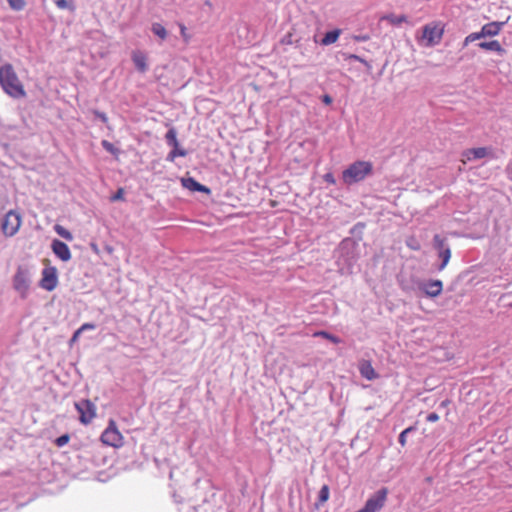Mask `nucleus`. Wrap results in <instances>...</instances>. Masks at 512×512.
I'll use <instances>...</instances> for the list:
<instances>
[{"label": "nucleus", "instance_id": "nucleus-1", "mask_svg": "<svg viewBox=\"0 0 512 512\" xmlns=\"http://www.w3.org/2000/svg\"><path fill=\"white\" fill-rule=\"evenodd\" d=\"M0 84L3 90L14 98H23L26 92L11 64L0 67Z\"/></svg>", "mask_w": 512, "mask_h": 512}, {"label": "nucleus", "instance_id": "nucleus-2", "mask_svg": "<svg viewBox=\"0 0 512 512\" xmlns=\"http://www.w3.org/2000/svg\"><path fill=\"white\" fill-rule=\"evenodd\" d=\"M372 172V164L367 161H356L343 171L345 183L352 184L363 180Z\"/></svg>", "mask_w": 512, "mask_h": 512}, {"label": "nucleus", "instance_id": "nucleus-3", "mask_svg": "<svg viewBox=\"0 0 512 512\" xmlns=\"http://www.w3.org/2000/svg\"><path fill=\"white\" fill-rule=\"evenodd\" d=\"M13 288L21 296L26 298L30 288V271L29 268L23 265H19L13 276Z\"/></svg>", "mask_w": 512, "mask_h": 512}, {"label": "nucleus", "instance_id": "nucleus-4", "mask_svg": "<svg viewBox=\"0 0 512 512\" xmlns=\"http://www.w3.org/2000/svg\"><path fill=\"white\" fill-rule=\"evenodd\" d=\"M22 225V217L19 212L10 210L1 221V231L6 237L17 234Z\"/></svg>", "mask_w": 512, "mask_h": 512}, {"label": "nucleus", "instance_id": "nucleus-5", "mask_svg": "<svg viewBox=\"0 0 512 512\" xmlns=\"http://www.w3.org/2000/svg\"><path fill=\"white\" fill-rule=\"evenodd\" d=\"M444 34V25L441 22H433L422 29V39L426 46H435L440 43Z\"/></svg>", "mask_w": 512, "mask_h": 512}, {"label": "nucleus", "instance_id": "nucleus-6", "mask_svg": "<svg viewBox=\"0 0 512 512\" xmlns=\"http://www.w3.org/2000/svg\"><path fill=\"white\" fill-rule=\"evenodd\" d=\"M123 440L124 438L118 430L116 422L111 419L107 428L101 435L102 443L111 447L119 448L123 445Z\"/></svg>", "mask_w": 512, "mask_h": 512}, {"label": "nucleus", "instance_id": "nucleus-7", "mask_svg": "<svg viewBox=\"0 0 512 512\" xmlns=\"http://www.w3.org/2000/svg\"><path fill=\"white\" fill-rule=\"evenodd\" d=\"M75 408L79 413L80 422L84 425L90 424L96 417V406L88 399L76 402Z\"/></svg>", "mask_w": 512, "mask_h": 512}, {"label": "nucleus", "instance_id": "nucleus-8", "mask_svg": "<svg viewBox=\"0 0 512 512\" xmlns=\"http://www.w3.org/2000/svg\"><path fill=\"white\" fill-rule=\"evenodd\" d=\"M388 491L382 488L374 493L365 503L364 507L356 512H378L384 506Z\"/></svg>", "mask_w": 512, "mask_h": 512}, {"label": "nucleus", "instance_id": "nucleus-9", "mask_svg": "<svg viewBox=\"0 0 512 512\" xmlns=\"http://www.w3.org/2000/svg\"><path fill=\"white\" fill-rule=\"evenodd\" d=\"M42 289L53 291L58 285V275L56 267L50 266L42 270V277L39 282Z\"/></svg>", "mask_w": 512, "mask_h": 512}, {"label": "nucleus", "instance_id": "nucleus-10", "mask_svg": "<svg viewBox=\"0 0 512 512\" xmlns=\"http://www.w3.org/2000/svg\"><path fill=\"white\" fill-rule=\"evenodd\" d=\"M434 247L438 250V256L442 260L439 270H443L450 261L451 250L449 247H445V240L439 235L434 236Z\"/></svg>", "mask_w": 512, "mask_h": 512}, {"label": "nucleus", "instance_id": "nucleus-11", "mask_svg": "<svg viewBox=\"0 0 512 512\" xmlns=\"http://www.w3.org/2000/svg\"><path fill=\"white\" fill-rule=\"evenodd\" d=\"M419 289L428 297H437L442 293L443 283L440 280H430L420 283Z\"/></svg>", "mask_w": 512, "mask_h": 512}, {"label": "nucleus", "instance_id": "nucleus-12", "mask_svg": "<svg viewBox=\"0 0 512 512\" xmlns=\"http://www.w3.org/2000/svg\"><path fill=\"white\" fill-rule=\"evenodd\" d=\"M52 250L62 261H68L71 259V252L68 245L60 240L55 239L52 242Z\"/></svg>", "mask_w": 512, "mask_h": 512}, {"label": "nucleus", "instance_id": "nucleus-13", "mask_svg": "<svg viewBox=\"0 0 512 512\" xmlns=\"http://www.w3.org/2000/svg\"><path fill=\"white\" fill-rule=\"evenodd\" d=\"M359 372L361 376L367 380H374L378 378V374L373 368L371 362L369 360H361L359 362Z\"/></svg>", "mask_w": 512, "mask_h": 512}, {"label": "nucleus", "instance_id": "nucleus-14", "mask_svg": "<svg viewBox=\"0 0 512 512\" xmlns=\"http://www.w3.org/2000/svg\"><path fill=\"white\" fill-rule=\"evenodd\" d=\"M505 22H498V21H493V22H490V23H487L485 25L482 26V34H484V37H494V36H497L503 26H504Z\"/></svg>", "mask_w": 512, "mask_h": 512}, {"label": "nucleus", "instance_id": "nucleus-15", "mask_svg": "<svg viewBox=\"0 0 512 512\" xmlns=\"http://www.w3.org/2000/svg\"><path fill=\"white\" fill-rule=\"evenodd\" d=\"M479 48L486 51H494L498 53L499 55L505 54V49L502 47V45L497 40H491V41H484L480 42L478 44Z\"/></svg>", "mask_w": 512, "mask_h": 512}, {"label": "nucleus", "instance_id": "nucleus-16", "mask_svg": "<svg viewBox=\"0 0 512 512\" xmlns=\"http://www.w3.org/2000/svg\"><path fill=\"white\" fill-rule=\"evenodd\" d=\"M132 60L138 71L144 73L147 70V57L141 51H134L132 54Z\"/></svg>", "mask_w": 512, "mask_h": 512}, {"label": "nucleus", "instance_id": "nucleus-17", "mask_svg": "<svg viewBox=\"0 0 512 512\" xmlns=\"http://www.w3.org/2000/svg\"><path fill=\"white\" fill-rule=\"evenodd\" d=\"M488 155V149L485 147L471 148L463 152V156L471 161L472 159H481Z\"/></svg>", "mask_w": 512, "mask_h": 512}, {"label": "nucleus", "instance_id": "nucleus-18", "mask_svg": "<svg viewBox=\"0 0 512 512\" xmlns=\"http://www.w3.org/2000/svg\"><path fill=\"white\" fill-rule=\"evenodd\" d=\"M182 185L191 191L206 192V193L209 192V188L200 184L194 178H191V177L182 179Z\"/></svg>", "mask_w": 512, "mask_h": 512}, {"label": "nucleus", "instance_id": "nucleus-19", "mask_svg": "<svg viewBox=\"0 0 512 512\" xmlns=\"http://www.w3.org/2000/svg\"><path fill=\"white\" fill-rule=\"evenodd\" d=\"M341 32L342 31L340 29H334L332 31L327 32L321 39V45L328 46L334 44L339 39Z\"/></svg>", "mask_w": 512, "mask_h": 512}, {"label": "nucleus", "instance_id": "nucleus-20", "mask_svg": "<svg viewBox=\"0 0 512 512\" xmlns=\"http://www.w3.org/2000/svg\"><path fill=\"white\" fill-rule=\"evenodd\" d=\"M329 496H330V489H329V486L328 485H323L319 491V495H318V501L316 503V507L318 508L319 506L323 505L324 503H326L329 499Z\"/></svg>", "mask_w": 512, "mask_h": 512}, {"label": "nucleus", "instance_id": "nucleus-21", "mask_svg": "<svg viewBox=\"0 0 512 512\" xmlns=\"http://www.w3.org/2000/svg\"><path fill=\"white\" fill-rule=\"evenodd\" d=\"M165 139L167 143L172 146L173 148H177L179 146V142L177 139V132L175 128H171L168 130V132L165 135Z\"/></svg>", "mask_w": 512, "mask_h": 512}, {"label": "nucleus", "instance_id": "nucleus-22", "mask_svg": "<svg viewBox=\"0 0 512 512\" xmlns=\"http://www.w3.org/2000/svg\"><path fill=\"white\" fill-rule=\"evenodd\" d=\"M151 29H152V32H153L156 36H158L160 39H162V40H165V39H166V37H167L168 33H167V30L165 29V27H164L162 24H160V23H154V24L152 25V28H151Z\"/></svg>", "mask_w": 512, "mask_h": 512}, {"label": "nucleus", "instance_id": "nucleus-23", "mask_svg": "<svg viewBox=\"0 0 512 512\" xmlns=\"http://www.w3.org/2000/svg\"><path fill=\"white\" fill-rule=\"evenodd\" d=\"M54 230L56 231V233L61 236L62 238L68 240V241H72L73 240V235L71 234L70 231H68L66 228H64L63 226L57 224L55 225L54 227Z\"/></svg>", "mask_w": 512, "mask_h": 512}, {"label": "nucleus", "instance_id": "nucleus-24", "mask_svg": "<svg viewBox=\"0 0 512 512\" xmlns=\"http://www.w3.org/2000/svg\"><path fill=\"white\" fill-rule=\"evenodd\" d=\"M314 337H322V338H325L329 341H331L332 343L334 344H338L341 342L340 338H338L337 336L333 335V334H330L326 331H318V332H315L314 333Z\"/></svg>", "mask_w": 512, "mask_h": 512}, {"label": "nucleus", "instance_id": "nucleus-25", "mask_svg": "<svg viewBox=\"0 0 512 512\" xmlns=\"http://www.w3.org/2000/svg\"><path fill=\"white\" fill-rule=\"evenodd\" d=\"M481 38H484V34H482V29L479 32H473V33H470L468 36H466L464 39L463 45L467 46L468 44H470L476 40H479Z\"/></svg>", "mask_w": 512, "mask_h": 512}, {"label": "nucleus", "instance_id": "nucleus-26", "mask_svg": "<svg viewBox=\"0 0 512 512\" xmlns=\"http://www.w3.org/2000/svg\"><path fill=\"white\" fill-rule=\"evenodd\" d=\"M186 154H187L186 151L183 150V149H180L179 146H178L177 148H173L169 152V154L167 156V160L172 162V161L175 160L176 157H184V156H186Z\"/></svg>", "mask_w": 512, "mask_h": 512}, {"label": "nucleus", "instance_id": "nucleus-27", "mask_svg": "<svg viewBox=\"0 0 512 512\" xmlns=\"http://www.w3.org/2000/svg\"><path fill=\"white\" fill-rule=\"evenodd\" d=\"M101 145L102 147L109 153L115 155V156H118L119 153H120V150L118 148H116L111 142L107 141V140H103L101 142Z\"/></svg>", "mask_w": 512, "mask_h": 512}, {"label": "nucleus", "instance_id": "nucleus-28", "mask_svg": "<svg viewBox=\"0 0 512 512\" xmlns=\"http://www.w3.org/2000/svg\"><path fill=\"white\" fill-rule=\"evenodd\" d=\"M406 245L414 251H418L421 248L420 242L417 240L415 236H410L406 240Z\"/></svg>", "mask_w": 512, "mask_h": 512}, {"label": "nucleus", "instance_id": "nucleus-29", "mask_svg": "<svg viewBox=\"0 0 512 512\" xmlns=\"http://www.w3.org/2000/svg\"><path fill=\"white\" fill-rule=\"evenodd\" d=\"M386 20H388L393 25H399L407 20L405 15L395 16V15H388L385 17Z\"/></svg>", "mask_w": 512, "mask_h": 512}, {"label": "nucleus", "instance_id": "nucleus-30", "mask_svg": "<svg viewBox=\"0 0 512 512\" xmlns=\"http://www.w3.org/2000/svg\"><path fill=\"white\" fill-rule=\"evenodd\" d=\"M54 3L59 9H69L71 11L75 10V6L72 3H69L67 0H54Z\"/></svg>", "mask_w": 512, "mask_h": 512}, {"label": "nucleus", "instance_id": "nucleus-31", "mask_svg": "<svg viewBox=\"0 0 512 512\" xmlns=\"http://www.w3.org/2000/svg\"><path fill=\"white\" fill-rule=\"evenodd\" d=\"M10 7L14 10L20 11L25 7V0H7Z\"/></svg>", "mask_w": 512, "mask_h": 512}, {"label": "nucleus", "instance_id": "nucleus-32", "mask_svg": "<svg viewBox=\"0 0 512 512\" xmlns=\"http://www.w3.org/2000/svg\"><path fill=\"white\" fill-rule=\"evenodd\" d=\"M343 56H344V59L346 61L347 60H355V61H358L360 63H363L366 66L368 65L367 61L364 58H362V57H360V56H358L356 54H344Z\"/></svg>", "mask_w": 512, "mask_h": 512}, {"label": "nucleus", "instance_id": "nucleus-33", "mask_svg": "<svg viewBox=\"0 0 512 512\" xmlns=\"http://www.w3.org/2000/svg\"><path fill=\"white\" fill-rule=\"evenodd\" d=\"M413 430L412 427H408L406 428L405 430H403L400 435H399V443L402 447H404L406 445V441H407V434L409 432H411Z\"/></svg>", "mask_w": 512, "mask_h": 512}, {"label": "nucleus", "instance_id": "nucleus-34", "mask_svg": "<svg viewBox=\"0 0 512 512\" xmlns=\"http://www.w3.org/2000/svg\"><path fill=\"white\" fill-rule=\"evenodd\" d=\"M70 440V436L68 434H64L60 437H58L56 440H55V444L58 446V447H62L64 445H66Z\"/></svg>", "mask_w": 512, "mask_h": 512}, {"label": "nucleus", "instance_id": "nucleus-35", "mask_svg": "<svg viewBox=\"0 0 512 512\" xmlns=\"http://www.w3.org/2000/svg\"><path fill=\"white\" fill-rule=\"evenodd\" d=\"M112 202L124 200V189L119 188L114 195L110 197Z\"/></svg>", "mask_w": 512, "mask_h": 512}, {"label": "nucleus", "instance_id": "nucleus-36", "mask_svg": "<svg viewBox=\"0 0 512 512\" xmlns=\"http://www.w3.org/2000/svg\"><path fill=\"white\" fill-rule=\"evenodd\" d=\"M180 33L184 40V42L188 43L190 41V35L187 32V28L184 24L179 23Z\"/></svg>", "mask_w": 512, "mask_h": 512}, {"label": "nucleus", "instance_id": "nucleus-37", "mask_svg": "<svg viewBox=\"0 0 512 512\" xmlns=\"http://www.w3.org/2000/svg\"><path fill=\"white\" fill-rule=\"evenodd\" d=\"M96 326L93 323H84L80 328H78L81 332L86 330H94Z\"/></svg>", "mask_w": 512, "mask_h": 512}, {"label": "nucleus", "instance_id": "nucleus-38", "mask_svg": "<svg viewBox=\"0 0 512 512\" xmlns=\"http://www.w3.org/2000/svg\"><path fill=\"white\" fill-rule=\"evenodd\" d=\"M292 33H288L281 39V43L285 45H291L292 44Z\"/></svg>", "mask_w": 512, "mask_h": 512}, {"label": "nucleus", "instance_id": "nucleus-39", "mask_svg": "<svg viewBox=\"0 0 512 512\" xmlns=\"http://www.w3.org/2000/svg\"><path fill=\"white\" fill-rule=\"evenodd\" d=\"M94 114L104 123H107L108 117L105 113L100 111H94Z\"/></svg>", "mask_w": 512, "mask_h": 512}, {"label": "nucleus", "instance_id": "nucleus-40", "mask_svg": "<svg viewBox=\"0 0 512 512\" xmlns=\"http://www.w3.org/2000/svg\"><path fill=\"white\" fill-rule=\"evenodd\" d=\"M439 420V415L437 413H430L428 416H427V421L428 422H437Z\"/></svg>", "mask_w": 512, "mask_h": 512}, {"label": "nucleus", "instance_id": "nucleus-41", "mask_svg": "<svg viewBox=\"0 0 512 512\" xmlns=\"http://www.w3.org/2000/svg\"><path fill=\"white\" fill-rule=\"evenodd\" d=\"M81 334H82V332H81L79 329H77V330L74 332V334H73V336H72V338H71L70 342H71V343H75L76 341H78V339L80 338Z\"/></svg>", "mask_w": 512, "mask_h": 512}, {"label": "nucleus", "instance_id": "nucleus-42", "mask_svg": "<svg viewBox=\"0 0 512 512\" xmlns=\"http://www.w3.org/2000/svg\"><path fill=\"white\" fill-rule=\"evenodd\" d=\"M353 39L357 42L367 41V40H369V36L368 35H356L353 37Z\"/></svg>", "mask_w": 512, "mask_h": 512}, {"label": "nucleus", "instance_id": "nucleus-43", "mask_svg": "<svg viewBox=\"0 0 512 512\" xmlns=\"http://www.w3.org/2000/svg\"><path fill=\"white\" fill-rule=\"evenodd\" d=\"M322 101L323 103H325L326 105H330L332 103V98L329 96V95H324L322 97Z\"/></svg>", "mask_w": 512, "mask_h": 512}, {"label": "nucleus", "instance_id": "nucleus-44", "mask_svg": "<svg viewBox=\"0 0 512 512\" xmlns=\"http://www.w3.org/2000/svg\"><path fill=\"white\" fill-rule=\"evenodd\" d=\"M325 180L331 184L335 183L334 177L332 174L328 173L324 176Z\"/></svg>", "mask_w": 512, "mask_h": 512}, {"label": "nucleus", "instance_id": "nucleus-45", "mask_svg": "<svg viewBox=\"0 0 512 512\" xmlns=\"http://www.w3.org/2000/svg\"><path fill=\"white\" fill-rule=\"evenodd\" d=\"M447 404H448V401H444V402H442V404H441V405H442V406H447Z\"/></svg>", "mask_w": 512, "mask_h": 512}]
</instances>
